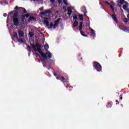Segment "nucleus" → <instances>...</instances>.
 Masks as SVG:
<instances>
[{
    "label": "nucleus",
    "mask_w": 129,
    "mask_h": 129,
    "mask_svg": "<svg viewBox=\"0 0 129 129\" xmlns=\"http://www.w3.org/2000/svg\"><path fill=\"white\" fill-rule=\"evenodd\" d=\"M37 51L40 54V55L42 56V58H44V59H47V58H49V59H51L52 58V53L50 52V51H46L45 53H44L43 52H42V50L41 49V48H38L37 49ZM48 55L47 56V55Z\"/></svg>",
    "instance_id": "1"
},
{
    "label": "nucleus",
    "mask_w": 129,
    "mask_h": 129,
    "mask_svg": "<svg viewBox=\"0 0 129 129\" xmlns=\"http://www.w3.org/2000/svg\"><path fill=\"white\" fill-rule=\"evenodd\" d=\"M19 14V13L18 12L17 10L15 9L14 15L13 16V23L14 26H16V27H18V26H19V24H20V22H19V18H18Z\"/></svg>",
    "instance_id": "2"
},
{
    "label": "nucleus",
    "mask_w": 129,
    "mask_h": 129,
    "mask_svg": "<svg viewBox=\"0 0 129 129\" xmlns=\"http://www.w3.org/2000/svg\"><path fill=\"white\" fill-rule=\"evenodd\" d=\"M93 67L98 72H101L102 70V67H101V65L98 62H93Z\"/></svg>",
    "instance_id": "3"
},
{
    "label": "nucleus",
    "mask_w": 129,
    "mask_h": 129,
    "mask_svg": "<svg viewBox=\"0 0 129 129\" xmlns=\"http://www.w3.org/2000/svg\"><path fill=\"white\" fill-rule=\"evenodd\" d=\"M60 20L61 18H58L55 21H54V24H53V23L51 22L49 25V27H48V29H56L57 27H58V25H59V23H60Z\"/></svg>",
    "instance_id": "4"
},
{
    "label": "nucleus",
    "mask_w": 129,
    "mask_h": 129,
    "mask_svg": "<svg viewBox=\"0 0 129 129\" xmlns=\"http://www.w3.org/2000/svg\"><path fill=\"white\" fill-rule=\"evenodd\" d=\"M14 10H17L18 13H19L20 15H25V14H27V10L23 7H20L16 6Z\"/></svg>",
    "instance_id": "5"
},
{
    "label": "nucleus",
    "mask_w": 129,
    "mask_h": 129,
    "mask_svg": "<svg viewBox=\"0 0 129 129\" xmlns=\"http://www.w3.org/2000/svg\"><path fill=\"white\" fill-rule=\"evenodd\" d=\"M82 28H83V22L81 21L80 23L79 31L80 32L81 34L82 35V36H83V37H87V35L84 34V31L82 30Z\"/></svg>",
    "instance_id": "6"
},
{
    "label": "nucleus",
    "mask_w": 129,
    "mask_h": 129,
    "mask_svg": "<svg viewBox=\"0 0 129 129\" xmlns=\"http://www.w3.org/2000/svg\"><path fill=\"white\" fill-rule=\"evenodd\" d=\"M31 47H32L33 50H34V52H37V48H42V46L41 44H39V43L37 42L35 45L34 44H31Z\"/></svg>",
    "instance_id": "7"
},
{
    "label": "nucleus",
    "mask_w": 129,
    "mask_h": 129,
    "mask_svg": "<svg viewBox=\"0 0 129 129\" xmlns=\"http://www.w3.org/2000/svg\"><path fill=\"white\" fill-rule=\"evenodd\" d=\"M49 18H45L44 20H43V24L44 25H46V27H48L49 26Z\"/></svg>",
    "instance_id": "8"
},
{
    "label": "nucleus",
    "mask_w": 129,
    "mask_h": 129,
    "mask_svg": "<svg viewBox=\"0 0 129 129\" xmlns=\"http://www.w3.org/2000/svg\"><path fill=\"white\" fill-rule=\"evenodd\" d=\"M111 17H112V20L115 23H116V24H117L118 22H117V17H116V14H113V15H112Z\"/></svg>",
    "instance_id": "9"
},
{
    "label": "nucleus",
    "mask_w": 129,
    "mask_h": 129,
    "mask_svg": "<svg viewBox=\"0 0 129 129\" xmlns=\"http://www.w3.org/2000/svg\"><path fill=\"white\" fill-rule=\"evenodd\" d=\"M29 17H30V15L29 14V13H27L26 14L22 15L21 19H23V20H26V18H29Z\"/></svg>",
    "instance_id": "10"
},
{
    "label": "nucleus",
    "mask_w": 129,
    "mask_h": 129,
    "mask_svg": "<svg viewBox=\"0 0 129 129\" xmlns=\"http://www.w3.org/2000/svg\"><path fill=\"white\" fill-rule=\"evenodd\" d=\"M18 34L19 35L20 38H23L24 37V31L22 30H19L18 31Z\"/></svg>",
    "instance_id": "11"
},
{
    "label": "nucleus",
    "mask_w": 129,
    "mask_h": 129,
    "mask_svg": "<svg viewBox=\"0 0 129 129\" xmlns=\"http://www.w3.org/2000/svg\"><path fill=\"white\" fill-rule=\"evenodd\" d=\"M68 15L69 16V17H70V16H71V14H72L73 13V11L72 10H71V8L70 7H69L68 8Z\"/></svg>",
    "instance_id": "12"
},
{
    "label": "nucleus",
    "mask_w": 129,
    "mask_h": 129,
    "mask_svg": "<svg viewBox=\"0 0 129 129\" xmlns=\"http://www.w3.org/2000/svg\"><path fill=\"white\" fill-rule=\"evenodd\" d=\"M82 10L83 11V12H84V15L85 16H86V13H87V10H86V8L84 6H83V7H82Z\"/></svg>",
    "instance_id": "13"
},
{
    "label": "nucleus",
    "mask_w": 129,
    "mask_h": 129,
    "mask_svg": "<svg viewBox=\"0 0 129 129\" xmlns=\"http://www.w3.org/2000/svg\"><path fill=\"white\" fill-rule=\"evenodd\" d=\"M128 7V2H125L124 5L123 6L122 8L123 10H126V8Z\"/></svg>",
    "instance_id": "14"
},
{
    "label": "nucleus",
    "mask_w": 129,
    "mask_h": 129,
    "mask_svg": "<svg viewBox=\"0 0 129 129\" xmlns=\"http://www.w3.org/2000/svg\"><path fill=\"white\" fill-rule=\"evenodd\" d=\"M51 13H52V11H51V10H49L48 11H46L45 12H42L41 13V15H46V14H51Z\"/></svg>",
    "instance_id": "15"
},
{
    "label": "nucleus",
    "mask_w": 129,
    "mask_h": 129,
    "mask_svg": "<svg viewBox=\"0 0 129 129\" xmlns=\"http://www.w3.org/2000/svg\"><path fill=\"white\" fill-rule=\"evenodd\" d=\"M79 23L77 21V20L75 21L73 24V28H74L75 27H77L79 25Z\"/></svg>",
    "instance_id": "16"
},
{
    "label": "nucleus",
    "mask_w": 129,
    "mask_h": 129,
    "mask_svg": "<svg viewBox=\"0 0 129 129\" xmlns=\"http://www.w3.org/2000/svg\"><path fill=\"white\" fill-rule=\"evenodd\" d=\"M91 30V34L93 36V37H95V32H94V30L92 29V28H90Z\"/></svg>",
    "instance_id": "17"
},
{
    "label": "nucleus",
    "mask_w": 129,
    "mask_h": 129,
    "mask_svg": "<svg viewBox=\"0 0 129 129\" xmlns=\"http://www.w3.org/2000/svg\"><path fill=\"white\" fill-rule=\"evenodd\" d=\"M79 19L80 21H83V15L79 14Z\"/></svg>",
    "instance_id": "18"
},
{
    "label": "nucleus",
    "mask_w": 129,
    "mask_h": 129,
    "mask_svg": "<svg viewBox=\"0 0 129 129\" xmlns=\"http://www.w3.org/2000/svg\"><path fill=\"white\" fill-rule=\"evenodd\" d=\"M36 18L33 16H30L28 19V22H31V21H33V20H35Z\"/></svg>",
    "instance_id": "19"
},
{
    "label": "nucleus",
    "mask_w": 129,
    "mask_h": 129,
    "mask_svg": "<svg viewBox=\"0 0 129 129\" xmlns=\"http://www.w3.org/2000/svg\"><path fill=\"white\" fill-rule=\"evenodd\" d=\"M125 3H127V2L125 1L124 0H120L119 4L120 5H123V4H125Z\"/></svg>",
    "instance_id": "20"
},
{
    "label": "nucleus",
    "mask_w": 129,
    "mask_h": 129,
    "mask_svg": "<svg viewBox=\"0 0 129 129\" xmlns=\"http://www.w3.org/2000/svg\"><path fill=\"white\" fill-rule=\"evenodd\" d=\"M29 35L30 37V38H33L34 37V32H30L29 33Z\"/></svg>",
    "instance_id": "21"
},
{
    "label": "nucleus",
    "mask_w": 129,
    "mask_h": 129,
    "mask_svg": "<svg viewBox=\"0 0 129 129\" xmlns=\"http://www.w3.org/2000/svg\"><path fill=\"white\" fill-rule=\"evenodd\" d=\"M44 49L45 51H48V49H49V45L48 44L44 45Z\"/></svg>",
    "instance_id": "22"
},
{
    "label": "nucleus",
    "mask_w": 129,
    "mask_h": 129,
    "mask_svg": "<svg viewBox=\"0 0 129 129\" xmlns=\"http://www.w3.org/2000/svg\"><path fill=\"white\" fill-rule=\"evenodd\" d=\"M61 79H62V80H61L62 83H63V84H65L66 83V82L65 81V80H66V79H65L63 76H62Z\"/></svg>",
    "instance_id": "23"
},
{
    "label": "nucleus",
    "mask_w": 129,
    "mask_h": 129,
    "mask_svg": "<svg viewBox=\"0 0 129 129\" xmlns=\"http://www.w3.org/2000/svg\"><path fill=\"white\" fill-rule=\"evenodd\" d=\"M111 105H112V102L110 101L108 103V105L107 106V107H111Z\"/></svg>",
    "instance_id": "24"
},
{
    "label": "nucleus",
    "mask_w": 129,
    "mask_h": 129,
    "mask_svg": "<svg viewBox=\"0 0 129 129\" xmlns=\"http://www.w3.org/2000/svg\"><path fill=\"white\" fill-rule=\"evenodd\" d=\"M123 31L124 32H128L129 31V27H124L123 29Z\"/></svg>",
    "instance_id": "25"
},
{
    "label": "nucleus",
    "mask_w": 129,
    "mask_h": 129,
    "mask_svg": "<svg viewBox=\"0 0 129 129\" xmlns=\"http://www.w3.org/2000/svg\"><path fill=\"white\" fill-rule=\"evenodd\" d=\"M14 38H16L17 40V39H19V37H18V33L17 32H15L14 33V35H13Z\"/></svg>",
    "instance_id": "26"
},
{
    "label": "nucleus",
    "mask_w": 129,
    "mask_h": 129,
    "mask_svg": "<svg viewBox=\"0 0 129 129\" xmlns=\"http://www.w3.org/2000/svg\"><path fill=\"white\" fill-rule=\"evenodd\" d=\"M19 43H24V40H23V39L21 38V39H19L18 38V39H17Z\"/></svg>",
    "instance_id": "27"
},
{
    "label": "nucleus",
    "mask_w": 129,
    "mask_h": 129,
    "mask_svg": "<svg viewBox=\"0 0 129 129\" xmlns=\"http://www.w3.org/2000/svg\"><path fill=\"white\" fill-rule=\"evenodd\" d=\"M27 48H28V51H29V52H32V50H31V49H32V47H31V46H30V45H28L27 46Z\"/></svg>",
    "instance_id": "28"
},
{
    "label": "nucleus",
    "mask_w": 129,
    "mask_h": 129,
    "mask_svg": "<svg viewBox=\"0 0 129 129\" xmlns=\"http://www.w3.org/2000/svg\"><path fill=\"white\" fill-rule=\"evenodd\" d=\"M124 23H125V24H126V23H127L128 22V20H127V18H124L123 20Z\"/></svg>",
    "instance_id": "29"
},
{
    "label": "nucleus",
    "mask_w": 129,
    "mask_h": 129,
    "mask_svg": "<svg viewBox=\"0 0 129 129\" xmlns=\"http://www.w3.org/2000/svg\"><path fill=\"white\" fill-rule=\"evenodd\" d=\"M112 11L113 12V13H116V8H114L112 9Z\"/></svg>",
    "instance_id": "30"
},
{
    "label": "nucleus",
    "mask_w": 129,
    "mask_h": 129,
    "mask_svg": "<svg viewBox=\"0 0 129 129\" xmlns=\"http://www.w3.org/2000/svg\"><path fill=\"white\" fill-rule=\"evenodd\" d=\"M73 19L74 20H78V18L77 17V16L75 15L74 16H73Z\"/></svg>",
    "instance_id": "31"
},
{
    "label": "nucleus",
    "mask_w": 129,
    "mask_h": 129,
    "mask_svg": "<svg viewBox=\"0 0 129 129\" xmlns=\"http://www.w3.org/2000/svg\"><path fill=\"white\" fill-rule=\"evenodd\" d=\"M63 3L64 4V5H66V6H68V3H67L66 2V0H63Z\"/></svg>",
    "instance_id": "32"
},
{
    "label": "nucleus",
    "mask_w": 129,
    "mask_h": 129,
    "mask_svg": "<svg viewBox=\"0 0 129 129\" xmlns=\"http://www.w3.org/2000/svg\"><path fill=\"white\" fill-rule=\"evenodd\" d=\"M105 4H106V5H107L108 6H110V4H109V3H108V2L107 1H105Z\"/></svg>",
    "instance_id": "33"
},
{
    "label": "nucleus",
    "mask_w": 129,
    "mask_h": 129,
    "mask_svg": "<svg viewBox=\"0 0 129 129\" xmlns=\"http://www.w3.org/2000/svg\"><path fill=\"white\" fill-rule=\"evenodd\" d=\"M26 20L24 19L23 18H22V19H21V22L22 23V24H24L25 23V21Z\"/></svg>",
    "instance_id": "34"
},
{
    "label": "nucleus",
    "mask_w": 129,
    "mask_h": 129,
    "mask_svg": "<svg viewBox=\"0 0 129 129\" xmlns=\"http://www.w3.org/2000/svg\"><path fill=\"white\" fill-rule=\"evenodd\" d=\"M110 9H111V10H113V8H114V7H113V6L112 5H110Z\"/></svg>",
    "instance_id": "35"
},
{
    "label": "nucleus",
    "mask_w": 129,
    "mask_h": 129,
    "mask_svg": "<svg viewBox=\"0 0 129 129\" xmlns=\"http://www.w3.org/2000/svg\"><path fill=\"white\" fill-rule=\"evenodd\" d=\"M120 100H122V94H121L120 95Z\"/></svg>",
    "instance_id": "36"
},
{
    "label": "nucleus",
    "mask_w": 129,
    "mask_h": 129,
    "mask_svg": "<svg viewBox=\"0 0 129 129\" xmlns=\"http://www.w3.org/2000/svg\"><path fill=\"white\" fill-rule=\"evenodd\" d=\"M50 3H52V4H54V3H55V0H50Z\"/></svg>",
    "instance_id": "37"
},
{
    "label": "nucleus",
    "mask_w": 129,
    "mask_h": 129,
    "mask_svg": "<svg viewBox=\"0 0 129 129\" xmlns=\"http://www.w3.org/2000/svg\"><path fill=\"white\" fill-rule=\"evenodd\" d=\"M35 54L36 55V57H39L40 56V54L38 53H35Z\"/></svg>",
    "instance_id": "38"
},
{
    "label": "nucleus",
    "mask_w": 129,
    "mask_h": 129,
    "mask_svg": "<svg viewBox=\"0 0 129 129\" xmlns=\"http://www.w3.org/2000/svg\"><path fill=\"white\" fill-rule=\"evenodd\" d=\"M58 4H61L62 3V0H58Z\"/></svg>",
    "instance_id": "39"
},
{
    "label": "nucleus",
    "mask_w": 129,
    "mask_h": 129,
    "mask_svg": "<svg viewBox=\"0 0 129 129\" xmlns=\"http://www.w3.org/2000/svg\"><path fill=\"white\" fill-rule=\"evenodd\" d=\"M40 11H44V8H43V7H41V8H40Z\"/></svg>",
    "instance_id": "40"
},
{
    "label": "nucleus",
    "mask_w": 129,
    "mask_h": 129,
    "mask_svg": "<svg viewBox=\"0 0 129 129\" xmlns=\"http://www.w3.org/2000/svg\"><path fill=\"white\" fill-rule=\"evenodd\" d=\"M116 104H119V102L117 100H116Z\"/></svg>",
    "instance_id": "41"
},
{
    "label": "nucleus",
    "mask_w": 129,
    "mask_h": 129,
    "mask_svg": "<svg viewBox=\"0 0 129 129\" xmlns=\"http://www.w3.org/2000/svg\"><path fill=\"white\" fill-rule=\"evenodd\" d=\"M9 14H10V15H12V14H14V11L10 12L9 13Z\"/></svg>",
    "instance_id": "42"
},
{
    "label": "nucleus",
    "mask_w": 129,
    "mask_h": 129,
    "mask_svg": "<svg viewBox=\"0 0 129 129\" xmlns=\"http://www.w3.org/2000/svg\"><path fill=\"white\" fill-rule=\"evenodd\" d=\"M53 75H54V76H57V74H56V73H55V72H53Z\"/></svg>",
    "instance_id": "43"
},
{
    "label": "nucleus",
    "mask_w": 129,
    "mask_h": 129,
    "mask_svg": "<svg viewBox=\"0 0 129 129\" xmlns=\"http://www.w3.org/2000/svg\"><path fill=\"white\" fill-rule=\"evenodd\" d=\"M7 16H8V14H7V13L4 14V17H7Z\"/></svg>",
    "instance_id": "44"
},
{
    "label": "nucleus",
    "mask_w": 129,
    "mask_h": 129,
    "mask_svg": "<svg viewBox=\"0 0 129 129\" xmlns=\"http://www.w3.org/2000/svg\"><path fill=\"white\" fill-rule=\"evenodd\" d=\"M126 11H127V13H129V9L127 8V9H126Z\"/></svg>",
    "instance_id": "45"
},
{
    "label": "nucleus",
    "mask_w": 129,
    "mask_h": 129,
    "mask_svg": "<svg viewBox=\"0 0 129 129\" xmlns=\"http://www.w3.org/2000/svg\"><path fill=\"white\" fill-rule=\"evenodd\" d=\"M41 61H44L45 62V59H43V58H41Z\"/></svg>",
    "instance_id": "46"
},
{
    "label": "nucleus",
    "mask_w": 129,
    "mask_h": 129,
    "mask_svg": "<svg viewBox=\"0 0 129 129\" xmlns=\"http://www.w3.org/2000/svg\"><path fill=\"white\" fill-rule=\"evenodd\" d=\"M73 88V87H72V86H69V88Z\"/></svg>",
    "instance_id": "47"
},
{
    "label": "nucleus",
    "mask_w": 129,
    "mask_h": 129,
    "mask_svg": "<svg viewBox=\"0 0 129 129\" xmlns=\"http://www.w3.org/2000/svg\"><path fill=\"white\" fill-rule=\"evenodd\" d=\"M37 1H38V0H33V2H36Z\"/></svg>",
    "instance_id": "48"
},
{
    "label": "nucleus",
    "mask_w": 129,
    "mask_h": 129,
    "mask_svg": "<svg viewBox=\"0 0 129 129\" xmlns=\"http://www.w3.org/2000/svg\"><path fill=\"white\" fill-rule=\"evenodd\" d=\"M44 67H46V64H43Z\"/></svg>",
    "instance_id": "49"
},
{
    "label": "nucleus",
    "mask_w": 129,
    "mask_h": 129,
    "mask_svg": "<svg viewBox=\"0 0 129 129\" xmlns=\"http://www.w3.org/2000/svg\"><path fill=\"white\" fill-rule=\"evenodd\" d=\"M56 79H59V78H58V77H56Z\"/></svg>",
    "instance_id": "50"
},
{
    "label": "nucleus",
    "mask_w": 129,
    "mask_h": 129,
    "mask_svg": "<svg viewBox=\"0 0 129 129\" xmlns=\"http://www.w3.org/2000/svg\"><path fill=\"white\" fill-rule=\"evenodd\" d=\"M30 1H32V2H33V0H30Z\"/></svg>",
    "instance_id": "51"
}]
</instances>
